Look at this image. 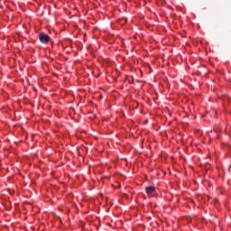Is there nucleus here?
<instances>
[{"mask_svg":"<svg viewBox=\"0 0 231 231\" xmlns=\"http://www.w3.org/2000/svg\"><path fill=\"white\" fill-rule=\"evenodd\" d=\"M39 40L41 42H43V44H48V42H50V36L44 32H42L39 34Z\"/></svg>","mask_w":231,"mask_h":231,"instance_id":"obj_1","label":"nucleus"},{"mask_svg":"<svg viewBox=\"0 0 231 231\" xmlns=\"http://www.w3.org/2000/svg\"><path fill=\"white\" fill-rule=\"evenodd\" d=\"M146 194H154L156 192V188L154 186H149L145 188Z\"/></svg>","mask_w":231,"mask_h":231,"instance_id":"obj_2","label":"nucleus"},{"mask_svg":"<svg viewBox=\"0 0 231 231\" xmlns=\"http://www.w3.org/2000/svg\"><path fill=\"white\" fill-rule=\"evenodd\" d=\"M88 115H90V116H89L90 120H93L95 118V115L94 114L88 113Z\"/></svg>","mask_w":231,"mask_h":231,"instance_id":"obj_3","label":"nucleus"},{"mask_svg":"<svg viewBox=\"0 0 231 231\" xmlns=\"http://www.w3.org/2000/svg\"><path fill=\"white\" fill-rule=\"evenodd\" d=\"M88 51H90V53H92V50H91V45L88 46Z\"/></svg>","mask_w":231,"mask_h":231,"instance_id":"obj_4","label":"nucleus"}]
</instances>
